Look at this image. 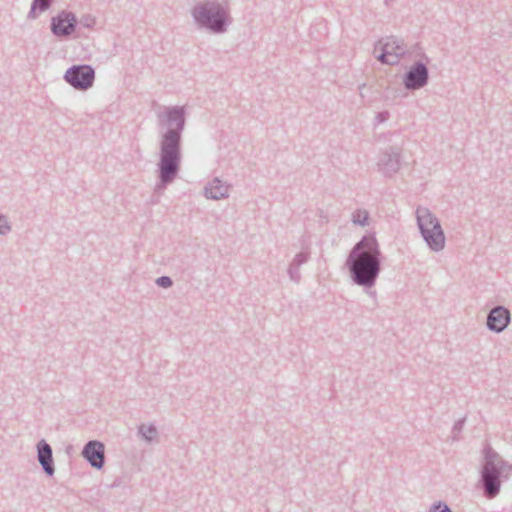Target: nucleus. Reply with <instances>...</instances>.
<instances>
[{
	"instance_id": "obj_1",
	"label": "nucleus",
	"mask_w": 512,
	"mask_h": 512,
	"mask_svg": "<svg viewBox=\"0 0 512 512\" xmlns=\"http://www.w3.org/2000/svg\"><path fill=\"white\" fill-rule=\"evenodd\" d=\"M161 130L157 163V188H166L178 177L182 161V134L186 125L184 106H165L157 113Z\"/></svg>"
},
{
	"instance_id": "obj_2",
	"label": "nucleus",
	"mask_w": 512,
	"mask_h": 512,
	"mask_svg": "<svg viewBox=\"0 0 512 512\" xmlns=\"http://www.w3.org/2000/svg\"><path fill=\"white\" fill-rule=\"evenodd\" d=\"M382 252L374 234L364 235L350 250L345 266L351 281L366 290L375 286L382 269Z\"/></svg>"
},
{
	"instance_id": "obj_3",
	"label": "nucleus",
	"mask_w": 512,
	"mask_h": 512,
	"mask_svg": "<svg viewBox=\"0 0 512 512\" xmlns=\"http://www.w3.org/2000/svg\"><path fill=\"white\" fill-rule=\"evenodd\" d=\"M482 454L477 487L486 499L492 500L500 494L503 482L512 475V464L504 460L490 444L484 446Z\"/></svg>"
},
{
	"instance_id": "obj_4",
	"label": "nucleus",
	"mask_w": 512,
	"mask_h": 512,
	"mask_svg": "<svg viewBox=\"0 0 512 512\" xmlns=\"http://www.w3.org/2000/svg\"><path fill=\"white\" fill-rule=\"evenodd\" d=\"M190 13L197 28L215 35L226 33L233 22L229 0H203Z\"/></svg>"
},
{
	"instance_id": "obj_5",
	"label": "nucleus",
	"mask_w": 512,
	"mask_h": 512,
	"mask_svg": "<svg viewBox=\"0 0 512 512\" xmlns=\"http://www.w3.org/2000/svg\"><path fill=\"white\" fill-rule=\"evenodd\" d=\"M419 232L431 251L439 252L445 247V234L438 218L426 207L416 209Z\"/></svg>"
},
{
	"instance_id": "obj_6",
	"label": "nucleus",
	"mask_w": 512,
	"mask_h": 512,
	"mask_svg": "<svg viewBox=\"0 0 512 512\" xmlns=\"http://www.w3.org/2000/svg\"><path fill=\"white\" fill-rule=\"evenodd\" d=\"M64 80L74 89L86 91L93 86L95 70L87 64L73 65L66 70Z\"/></svg>"
},
{
	"instance_id": "obj_7",
	"label": "nucleus",
	"mask_w": 512,
	"mask_h": 512,
	"mask_svg": "<svg viewBox=\"0 0 512 512\" xmlns=\"http://www.w3.org/2000/svg\"><path fill=\"white\" fill-rule=\"evenodd\" d=\"M426 63L423 61H415L403 75V86L408 91H415L422 89L429 82V69L427 63L429 58L422 54Z\"/></svg>"
},
{
	"instance_id": "obj_8",
	"label": "nucleus",
	"mask_w": 512,
	"mask_h": 512,
	"mask_svg": "<svg viewBox=\"0 0 512 512\" xmlns=\"http://www.w3.org/2000/svg\"><path fill=\"white\" fill-rule=\"evenodd\" d=\"M378 170L385 177H392L401 168V150L395 146H389L380 152L378 162Z\"/></svg>"
},
{
	"instance_id": "obj_9",
	"label": "nucleus",
	"mask_w": 512,
	"mask_h": 512,
	"mask_svg": "<svg viewBox=\"0 0 512 512\" xmlns=\"http://www.w3.org/2000/svg\"><path fill=\"white\" fill-rule=\"evenodd\" d=\"M77 23L75 14L64 10L51 18L50 29L54 36L63 38L75 31Z\"/></svg>"
},
{
	"instance_id": "obj_10",
	"label": "nucleus",
	"mask_w": 512,
	"mask_h": 512,
	"mask_svg": "<svg viewBox=\"0 0 512 512\" xmlns=\"http://www.w3.org/2000/svg\"><path fill=\"white\" fill-rule=\"evenodd\" d=\"M511 322V313L502 305L493 307L487 314L486 326L494 333L503 332Z\"/></svg>"
},
{
	"instance_id": "obj_11",
	"label": "nucleus",
	"mask_w": 512,
	"mask_h": 512,
	"mask_svg": "<svg viewBox=\"0 0 512 512\" xmlns=\"http://www.w3.org/2000/svg\"><path fill=\"white\" fill-rule=\"evenodd\" d=\"M81 456L94 469L100 470L105 465V446L101 441H88L81 452Z\"/></svg>"
},
{
	"instance_id": "obj_12",
	"label": "nucleus",
	"mask_w": 512,
	"mask_h": 512,
	"mask_svg": "<svg viewBox=\"0 0 512 512\" xmlns=\"http://www.w3.org/2000/svg\"><path fill=\"white\" fill-rule=\"evenodd\" d=\"M36 451L37 460L43 472L48 477H52L55 473V464L51 445L46 440L42 439L36 444Z\"/></svg>"
},
{
	"instance_id": "obj_13",
	"label": "nucleus",
	"mask_w": 512,
	"mask_h": 512,
	"mask_svg": "<svg viewBox=\"0 0 512 512\" xmlns=\"http://www.w3.org/2000/svg\"><path fill=\"white\" fill-rule=\"evenodd\" d=\"M378 45H382L390 53V57L398 58V63L400 62V59L403 58L406 54L412 53V51H410L407 45L404 43V40L396 36L380 39L376 43L375 49L378 48Z\"/></svg>"
},
{
	"instance_id": "obj_14",
	"label": "nucleus",
	"mask_w": 512,
	"mask_h": 512,
	"mask_svg": "<svg viewBox=\"0 0 512 512\" xmlns=\"http://www.w3.org/2000/svg\"><path fill=\"white\" fill-rule=\"evenodd\" d=\"M228 190L229 185L215 177L205 185L204 194L208 199L220 200L229 196Z\"/></svg>"
},
{
	"instance_id": "obj_15",
	"label": "nucleus",
	"mask_w": 512,
	"mask_h": 512,
	"mask_svg": "<svg viewBox=\"0 0 512 512\" xmlns=\"http://www.w3.org/2000/svg\"><path fill=\"white\" fill-rule=\"evenodd\" d=\"M138 437L148 444L158 441V430L154 424H141L138 426Z\"/></svg>"
},
{
	"instance_id": "obj_16",
	"label": "nucleus",
	"mask_w": 512,
	"mask_h": 512,
	"mask_svg": "<svg viewBox=\"0 0 512 512\" xmlns=\"http://www.w3.org/2000/svg\"><path fill=\"white\" fill-rule=\"evenodd\" d=\"M54 0H32L27 19L34 20L41 13L47 11L53 4Z\"/></svg>"
},
{
	"instance_id": "obj_17",
	"label": "nucleus",
	"mask_w": 512,
	"mask_h": 512,
	"mask_svg": "<svg viewBox=\"0 0 512 512\" xmlns=\"http://www.w3.org/2000/svg\"><path fill=\"white\" fill-rule=\"evenodd\" d=\"M378 47L381 50V53L377 56V60L381 62L382 64L386 65H398V58L396 57H390V53L382 46L378 45Z\"/></svg>"
},
{
	"instance_id": "obj_18",
	"label": "nucleus",
	"mask_w": 512,
	"mask_h": 512,
	"mask_svg": "<svg viewBox=\"0 0 512 512\" xmlns=\"http://www.w3.org/2000/svg\"><path fill=\"white\" fill-rule=\"evenodd\" d=\"M369 213L366 210H357L352 214V222L360 226L368 225Z\"/></svg>"
},
{
	"instance_id": "obj_19",
	"label": "nucleus",
	"mask_w": 512,
	"mask_h": 512,
	"mask_svg": "<svg viewBox=\"0 0 512 512\" xmlns=\"http://www.w3.org/2000/svg\"><path fill=\"white\" fill-rule=\"evenodd\" d=\"M289 279L294 283H299L301 280L300 266L291 261L287 270Z\"/></svg>"
},
{
	"instance_id": "obj_20",
	"label": "nucleus",
	"mask_w": 512,
	"mask_h": 512,
	"mask_svg": "<svg viewBox=\"0 0 512 512\" xmlns=\"http://www.w3.org/2000/svg\"><path fill=\"white\" fill-rule=\"evenodd\" d=\"M429 512H452L451 508L443 501L431 505Z\"/></svg>"
},
{
	"instance_id": "obj_21",
	"label": "nucleus",
	"mask_w": 512,
	"mask_h": 512,
	"mask_svg": "<svg viewBox=\"0 0 512 512\" xmlns=\"http://www.w3.org/2000/svg\"><path fill=\"white\" fill-rule=\"evenodd\" d=\"M309 258H310L309 251H301L294 256L292 261L295 262L298 266H301L304 263H306L309 260Z\"/></svg>"
},
{
	"instance_id": "obj_22",
	"label": "nucleus",
	"mask_w": 512,
	"mask_h": 512,
	"mask_svg": "<svg viewBox=\"0 0 512 512\" xmlns=\"http://www.w3.org/2000/svg\"><path fill=\"white\" fill-rule=\"evenodd\" d=\"M11 231L7 217L0 213V235H6Z\"/></svg>"
},
{
	"instance_id": "obj_23",
	"label": "nucleus",
	"mask_w": 512,
	"mask_h": 512,
	"mask_svg": "<svg viewBox=\"0 0 512 512\" xmlns=\"http://www.w3.org/2000/svg\"><path fill=\"white\" fill-rule=\"evenodd\" d=\"M155 283L161 288H170L173 285V280L170 276H160L155 280Z\"/></svg>"
},
{
	"instance_id": "obj_24",
	"label": "nucleus",
	"mask_w": 512,
	"mask_h": 512,
	"mask_svg": "<svg viewBox=\"0 0 512 512\" xmlns=\"http://www.w3.org/2000/svg\"><path fill=\"white\" fill-rule=\"evenodd\" d=\"M465 418H462V419H459L457 420L454 425H453V428H452V433H453V439H457V435L459 433H461L463 427H464V424H465Z\"/></svg>"
},
{
	"instance_id": "obj_25",
	"label": "nucleus",
	"mask_w": 512,
	"mask_h": 512,
	"mask_svg": "<svg viewBox=\"0 0 512 512\" xmlns=\"http://www.w3.org/2000/svg\"><path fill=\"white\" fill-rule=\"evenodd\" d=\"M80 23L86 28H92L95 25V18L91 15L83 16Z\"/></svg>"
},
{
	"instance_id": "obj_26",
	"label": "nucleus",
	"mask_w": 512,
	"mask_h": 512,
	"mask_svg": "<svg viewBox=\"0 0 512 512\" xmlns=\"http://www.w3.org/2000/svg\"><path fill=\"white\" fill-rule=\"evenodd\" d=\"M389 117H390V114L388 111H382L376 115V120L378 123H383V122L387 121L389 119Z\"/></svg>"
},
{
	"instance_id": "obj_27",
	"label": "nucleus",
	"mask_w": 512,
	"mask_h": 512,
	"mask_svg": "<svg viewBox=\"0 0 512 512\" xmlns=\"http://www.w3.org/2000/svg\"><path fill=\"white\" fill-rule=\"evenodd\" d=\"M364 87H365V84H361V85H359L360 96H361L362 98L364 97V95H363V93H362V89H363Z\"/></svg>"
},
{
	"instance_id": "obj_28",
	"label": "nucleus",
	"mask_w": 512,
	"mask_h": 512,
	"mask_svg": "<svg viewBox=\"0 0 512 512\" xmlns=\"http://www.w3.org/2000/svg\"><path fill=\"white\" fill-rule=\"evenodd\" d=\"M368 294L372 297H375L376 296V292L375 291H368Z\"/></svg>"
}]
</instances>
